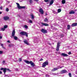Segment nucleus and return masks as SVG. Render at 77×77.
Instances as JSON below:
<instances>
[{"label": "nucleus", "instance_id": "f257e3e1", "mask_svg": "<svg viewBox=\"0 0 77 77\" xmlns=\"http://www.w3.org/2000/svg\"><path fill=\"white\" fill-rule=\"evenodd\" d=\"M15 30H14L12 33V36L14 37L15 40H17L18 37L16 36H15Z\"/></svg>", "mask_w": 77, "mask_h": 77}, {"label": "nucleus", "instance_id": "f03ea898", "mask_svg": "<svg viewBox=\"0 0 77 77\" xmlns=\"http://www.w3.org/2000/svg\"><path fill=\"white\" fill-rule=\"evenodd\" d=\"M16 4L17 5V8L19 9H25V8H26L25 6H20L19 3H16Z\"/></svg>", "mask_w": 77, "mask_h": 77}, {"label": "nucleus", "instance_id": "7ed1b4c3", "mask_svg": "<svg viewBox=\"0 0 77 77\" xmlns=\"http://www.w3.org/2000/svg\"><path fill=\"white\" fill-rule=\"evenodd\" d=\"M48 65V61H46L45 62H44L42 65V67H45L47 65Z\"/></svg>", "mask_w": 77, "mask_h": 77}, {"label": "nucleus", "instance_id": "20e7f679", "mask_svg": "<svg viewBox=\"0 0 77 77\" xmlns=\"http://www.w3.org/2000/svg\"><path fill=\"white\" fill-rule=\"evenodd\" d=\"M28 33H26V32H21L20 33V34L21 35H25L26 37H28Z\"/></svg>", "mask_w": 77, "mask_h": 77}, {"label": "nucleus", "instance_id": "39448f33", "mask_svg": "<svg viewBox=\"0 0 77 77\" xmlns=\"http://www.w3.org/2000/svg\"><path fill=\"white\" fill-rule=\"evenodd\" d=\"M60 43L58 42L57 43V46L56 51H58L59 50V48L60 47Z\"/></svg>", "mask_w": 77, "mask_h": 77}, {"label": "nucleus", "instance_id": "423d86ee", "mask_svg": "<svg viewBox=\"0 0 77 77\" xmlns=\"http://www.w3.org/2000/svg\"><path fill=\"white\" fill-rule=\"evenodd\" d=\"M39 12H40V14H41L42 15H43L44 13V10H43V9H42V8H40L39 9Z\"/></svg>", "mask_w": 77, "mask_h": 77}, {"label": "nucleus", "instance_id": "0eeeda50", "mask_svg": "<svg viewBox=\"0 0 77 77\" xmlns=\"http://www.w3.org/2000/svg\"><path fill=\"white\" fill-rule=\"evenodd\" d=\"M41 31L42 32V33H47V30L44 29H42Z\"/></svg>", "mask_w": 77, "mask_h": 77}, {"label": "nucleus", "instance_id": "6e6552de", "mask_svg": "<svg viewBox=\"0 0 77 77\" xmlns=\"http://www.w3.org/2000/svg\"><path fill=\"white\" fill-rule=\"evenodd\" d=\"M29 64H31V65L32 66V67H33V66H35V64L32 61H30Z\"/></svg>", "mask_w": 77, "mask_h": 77}, {"label": "nucleus", "instance_id": "1a4fd4ad", "mask_svg": "<svg viewBox=\"0 0 77 77\" xmlns=\"http://www.w3.org/2000/svg\"><path fill=\"white\" fill-rule=\"evenodd\" d=\"M3 18L4 20H5V21H6V20H9V18L8 16L4 17Z\"/></svg>", "mask_w": 77, "mask_h": 77}, {"label": "nucleus", "instance_id": "9d476101", "mask_svg": "<svg viewBox=\"0 0 77 77\" xmlns=\"http://www.w3.org/2000/svg\"><path fill=\"white\" fill-rule=\"evenodd\" d=\"M66 72H67V71L65 70H63L60 72L61 74H63L64 73H66Z\"/></svg>", "mask_w": 77, "mask_h": 77}, {"label": "nucleus", "instance_id": "9b49d317", "mask_svg": "<svg viewBox=\"0 0 77 77\" xmlns=\"http://www.w3.org/2000/svg\"><path fill=\"white\" fill-rule=\"evenodd\" d=\"M23 42L25 43V44H26V45H29V43H28L27 40H25L24 41H23Z\"/></svg>", "mask_w": 77, "mask_h": 77}, {"label": "nucleus", "instance_id": "f8f14e48", "mask_svg": "<svg viewBox=\"0 0 77 77\" xmlns=\"http://www.w3.org/2000/svg\"><path fill=\"white\" fill-rule=\"evenodd\" d=\"M41 24L42 26H49L48 24H47L46 23H42Z\"/></svg>", "mask_w": 77, "mask_h": 77}, {"label": "nucleus", "instance_id": "ddd939ff", "mask_svg": "<svg viewBox=\"0 0 77 77\" xmlns=\"http://www.w3.org/2000/svg\"><path fill=\"white\" fill-rule=\"evenodd\" d=\"M77 23H73L72 25V27H75V26H77Z\"/></svg>", "mask_w": 77, "mask_h": 77}, {"label": "nucleus", "instance_id": "4468645a", "mask_svg": "<svg viewBox=\"0 0 77 77\" xmlns=\"http://www.w3.org/2000/svg\"><path fill=\"white\" fill-rule=\"evenodd\" d=\"M61 55H62V56H65V57H67V56H68V55L63 53H62Z\"/></svg>", "mask_w": 77, "mask_h": 77}, {"label": "nucleus", "instance_id": "2eb2a0df", "mask_svg": "<svg viewBox=\"0 0 77 77\" xmlns=\"http://www.w3.org/2000/svg\"><path fill=\"white\" fill-rule=\"evenodd\" d=\"M58 69L57 68H55L52 69V71H57Z\"/></svg>", "mask_w": 77, "mask_h": 77}, {"label": "nucleus", "instance_id": "dca6fc26", "mask_svg": "<svg viewBox=\"0 0 77 77\" xmlns=\"http://www.w3.org/2000/svg\"><path fill=\"white\" fill-rule=\"evenodd\" d=\"M54 3V0H52L51 1L50 3V6H51L53 4V3Z\"/></svg>", "mask_w": 77, "mask_h": 77}, {"label": "nucleus", "instance_id": "f3484780", "mask_svg": "<svg viewBox=\"0 0 77 77\" xmlns=\"http://www.w3.org/2000/svg\"><path fill=\"white\" fill-rule=\"evenodd\" d=\"M75 13V12L73 11H72L69 12V14H74Z\"/></svg>", "mask_w": 77, "mask_h": 77}, {"label": "nucleus", "instance_id": "a211bd4d", "mask_svg": "<svg viewBox=\"0 0 77 77\" xmlns=\"http://www.w3.org/2000/svg\"><path fill=\"white\" fill-rule=\"evenodd\" d=\"M25 62L26 63H27L28 64H30V61H28V60H25Z\"/></svg>", "mask_w": 77, "mask_h": 77}, {"label": "nucleus", "instance_id": "6ab92c4d", "mask_svg": "<svg viewBox=\"0 0 77 77\" xmlns=\"http://www.w3.org/2000/svg\"><path fill=\"white\" fill-rule=\"evenodd\" d=\"M6 70H7V69H6V68H5L3 70V71L4 73V74H5L6 73Z\"/></svg>", "mask_w": 77, "mask_h": 77}, {"label": "nucleus", "instance_id": "aec40b11", "mask_svg": "<svg viewBox=\"0 0 77 77\" xmlns=\"http://www.w3.org/2000/svg\"><path fill=\"white\" fill-rule=\"evenodd\" d=\"M5 29L4 28H2L0 29V31H5Z\"/></svg>", "mask_w": 77, "mask_h": 77}, {"label": "nucleus", "instance_id": "412c9836", "mask_svg": "<svg viewBox=\"0 0 77 77\" xmlns=\"http://www.w3.org/2000/svg\"><path fill=\"white\" fill-rule=\"evenodd\" d=\"M44 21H45V22H48V20L47 19V18H45L44 19Z\"/></svg>", "mask_w": 77, "mask_h": 77}, {"label": "nucleus", "instance_id": "4be33fe9", "mask_svg": "<svg viewBox=\"0 0 77 77\" xmlns=\"http://www.w3.org/2000/svg\"><path fill=\"white\" fill-rule=\"evenodd\" d=\"M66 2L65 0H62V4H65V3Z\"/></svg>", "mask_w": 77, "mask_h": 77}, {"label": "nucleus", "instance_id": "5701e85b", "mask_svg": "<svg viewBox=\"0 0 77 77\" xmlns=\"http://www.w3.org/2000/svg\"><path fill=\"white\" fill-rule=\"evenodd\" d=\"M57 12L58 13H59L61 12V9H58L57 10Z\"/></svg>", "mask_w": 77, "mask_h": 77}, {"label": "nucleus", "instance_id": "b1692460", "mask_svg": "<svg viewBox=\"0 0 77 77\" xmlns=\"http://www.w3.org/2000/svg\"><path fill=\"white\" fill-rule=\"evenodd\" d=\"M8 27V25H5L4 27V28L5 29H6Z\"/></svg>", "mask_w": 77, "mask_h": 77}, {"label": "nucleus", "instance_id": "393cba45", "mask_svg": "<svg viewBox=\"0 0 77 77\" xmlns=\"http://www.w3.org/2000/svg\"><path fill=\"white\" fill-rule=\"evenodd\" d=\"M63 68V66L60 67V66H58L57 67L58 69H60V68Z\"/></svg>", "mask_w": 77, "mask_h": 77}, {"label": "nucleus", "instance_id": "a878e982", "mask_svg": "<svg viewBox=\"0 0 77 77\" xmlns=\"http://www.w3.org/2000/svg\"><path fill=\"white\" fill-rule=\"evenodd\" d=\"M67 27H68V29H67L68 30H69V29H70V26L68 25Z\"/></svg>", "mask_w": 77, "mask_h": 77}, {"label": "nucleus", "instance_id": "bb28decb", "mask_svg": "<svg viewBox=\"0 0 77 77\" xmlns=\"http://www.w3.org/2000/svg\"><path fill=\"white\" fill-rule=\"evenodd\" d=\"M29 2L30 3H32L33 2V1H32V0H29Z\"/></svg>", "mask_w": 77, "mask_h": 77}, {"label": "nucleus", "instance_id": "cd10ccee", "mask_svg": "<svg viewBox=\"0 0 77 77\" xmlns=\"http://www.w3.org/2000/svg\"><path fill=\"white\" fill-rule=\"evenodd\" d=\"M31 18H32V19H33V18H34V16L33 15H31Z\"/></svg>", "mask_w": 77, "mask_h": 77}, {"label": "nucleus", "instance_id": "c85d7f7f", "mask_svg": "<svg viewBox=\"0 0 77 77\" xmlns=\"http://www.w3.org/2000/svg\"><path fill=\"white\" fill-rule=\"evenodd\" d=\"M7 70L8 71V72H11V70H10V69H7Z\"/></svg>", "mask_w": 77, "mask_h": 77}, {"label": "nucleus", "instance_id": "c756f323", "mask_svg": "<svg viewBox=\"0 0 77 77\" xmlns=\"http://www.w3.org/2000/svg\"><path fill=\"white\" fill-rule=\"evenodd\" d=\"M69 77H72L71 74V73H69Z\"/></svg>", "mask_w": 77, "mask_h": 77}, {"label": "nucleus", "instance_id": "7c9ffc66", "mask_svg": "<svg viewBox=\"0 0 77 77\" xmlns=\"http://www.w3.org/2000/svg\"><path fill=\"white\" fill-rule=\"evenodd\" d=\"M24 27H25V29H27L28 27L27 26V25L24 26Z\"/></svg>", "mask_w": 77, "mask_h": 77}, {"label": "nucleus", "instance_id": "2f4dec72", "mask_svg": "<svg viewBox=\"0 0 77 77\" xmlns=\"http://www.w3.org/2000/svg\"><path fill=\"white\" fill-rule=\"evenodd\" d=\"M6 11L7 12H8V11H9V9H8V8H7L6 9Z\"/></svg>", "mask_w": 77, "mask_h": 77}, {"label": "nucleus", "instance_id": "473e14b6", "mask_svg": "<svg viewBox=\"0 0 77 77\" xmlns=\"http://www.w3.org/2000/svg\"><path fill=\"white\" fill-rule=\"evenodd\" d=\"M29 22L30 23H32V21L31 20H29Z\"/></svg>", "mask_w": 77, "mask_h": 77}, {"label": "nucleus", "instance_id": "72a5a7b5", "mask_svg": "<svg viewBox=\"0 0 77 77\" xmlns=\"http://www.w3.org/2000/svg\"><path fill=\"white\" fill-rule=\"evenodd\" d=\"M0 9L1 10H2V9H3V7L1 6V7H0Z\"/></svg>", "mask_w": 77, "mask_h": 77}, {"label": "nucleus", "instance_id": "f704fd0d", "mask_svg": "<svg viewBox=\"0 0 77 77\" xmlns=\"http://www.w3.org/2000/svg\"><path fill=\"white\" fill-rule=\"evenodd\" d=\"M22 60L21 58H19V62H21Z\"/></svg>", "mask_w": 77, "mask_h": 77}, {"label": "nucleus", "instance_id": "c9c22d12", "mask_svg": "<svg viewBox=\"0 0 77 77\" xmlns=\"http://www.w3.org/2000/svg\"><path fill=\"white\" fill-rule=\"evenodd\" d=\"M5 63V60L3 61L2 62V63L3 64H4V63Z\"/></svg>", "mask_w": 77, "mask_h": 77}, {"label": "nucleus", "instance_id": "e433bc0d", "mask_svg": "<svg viewBox=\"0 0 77 77\" xmlns=\"http://www.w3.org/2000/svg\"><path fill=\"white\" fill-rule=\"evenodd\" d=\"M12 46H13V45H8V47H12Z\"/></svg>", "mask_w": 77, "mask_h": 77}, {"label": "nucleus", "instance_id": "4c0bfd02", "mask_svg": "<svg viewBox=\"0 0 77 77\" xmlns=\"http://www.w3.org/2000/svg\"><path fill=\"white\" fill-rule=\"evenodd\" d=\"M42 60H43V59L41 58L39 60V61H42Z\"/></svg>", "mask_w": 77, "mask_h": 77}, {"label": "nucleus", "instance_id": "58836bf2", "mask_svg": "<svg viewBox=\"0 0 77 77\" xmlns=\"http://www.w3.org/2000/svg\"><path fill=\"white\" fill-rule=\"evenodd\" d=\"M45 2H48V0H45Z\"/></svg>", "mask_w": 77, "mask_h": 77}, {"label": "nucleus", "instance_id": "ea45409f", "mask_svg": "<svg viewBox=\"0 0 77 77\" xmlns=\"http://www.w3.org/2000/svg\"><path fill=\"white\" fill-rule=\"evenodd\" d=\"M3 53V51H0V54H2Z\"/></svg>", "mask_w": 77, "mask_h": 77}, {"label": "nucleus", "instance_id": "a19ab883", "mask_svg": "<svg viewBox=\"0 0 77 77\" xmlns=\"http://www.w3.org/2000/svg\"><path fill=\"white\" fill-rule=\"evenodd\" d=\"M68 54H71V52H69L68 53Z\"/></svg>", "mask_w": 77, "mask_h": 77}, {"label": "nucleus", "instance_id": "79ce46f5", "mask_svg": "<svg viewBox=\"0 0 77 77\" xmlns=\"http://www.w3.org/2000/svg\"><path fill=\"white\" fill-rule=\"evenodd\" d=\"M4 68H1V70H4Z\"/></svg>", "mask_w": 77, "mask_h": 77}, {"label": "nucleus", "instance_id": "37998d69", "mask_svg": "<svg viewBox=\"0 0 77 77\" xmlns=\"http://www.w3.org/2000/svg\"><path fill=\"white\" fill-rule=\"evenodd\" d=\"M7 42H8V43H10V41L9 40H8L7 41Z\"/></svg>", "mask_w": 77, "mask_h": 77}, {"label": "nucleus", "instance_id": "c03bdc74", "mask_svg": "<svg viewBox=\"0 0 77 77\" xmlns=\"http://www.w3.org/2000/svg\"><path fill=\"white\" fill-rule=\"evenodd\" d=\"M3 48H4V49H6V48H5V47H4V46H2V47Z\"/></svg>", "mask_w": 77, "mask_h": 77}, {"label": "nucleus", "instance_id": "a18cd8bd", "mask_svg": "<svg viewBox=\"0 0 77 77\" xmlns=\"http://www.w3.org/2000/svg\"><path fill=\"white\" fill-rule=\"evenodd\" d=\"M1 46H2V47H3V44H1Z\"/></svg>", "mask_w": 77, "mask_h": 77}, {"label": "nucleus", "instance_id": "49530a36", "mask_svg": "<svg viewBox=\"0 0 77 77\" xmlns=\"http://www.w3.org/2000/svg\"><path fill=\"white\" fill-rule=\"evenodd\" d=\"M2 35L0 36V39H2Z\"/></svg>", "mask_w": 77, "mask_h": 77}, {"label": "nucleus", "instance_id": "de8ad7c7", "mask_svg": "<svg viewBox=\"0 0 77 77\" xmlns=\"http://www.w3.org/2000/svg\"><path fill=\"white\" fill-rule=\"evenodd\" d=\"M0 74H2V72L0 71Z\"/></svg>", "mask_w": 77, "mask_h": 77}, {"label": "nucleus", "instance_id": "09e8293b", "mask_svg": "<svg viewBox=\"0 0 77 77\" xmlns=\"http://www.w3.org/2000/svg\"><path fill=\"white\" fill-rule=\"evenodd\" d=\"M53 13H54V14H55V13H56V12L54 11H53Z\"/></svg>", "mask_w": 77, "mask_h": 77}, {"label": "nucleus", "instance_id": "8fccbe9b", "mask_svg": "<svg viewBox=\"0 0 77 77\" xmlns=\"http://www.w3.org/2000/svg\"><path fill=\"white\" fill-rule=\"evenodd\" d=\"M18 41H19L21 42V40L20 39H18Z\"/></svg>", "mask_w": 77, "mask_h": 77}, {"label": "nucleus", "instance_id": "3c124183", "mask_svg": "<svg viewBox=\"0 0 77 77\" xmlns=\"http://www.w3.org/2000/svg\"><path fill=\"white\" fill-rule=\"evenodd\" d=\"M2 14V11H0V14Z\"/></svg>", "mask_w": 77, "mask_h": 77}, {"label": "nucleus", "instance_id": "603ef678", "mask_svg": "<svg viewBox=\"0 0 77 77\" xmlns=\"http://www.w3.org/2000/svg\"><path fill=\"white\" fill-rule=\"evenodd\" d=\"M36 2H38V0H34Z\"/></svg>", "mask_w": 77, "mask_h": 77}, {"label": "nucleus", "instance_id": "864d4df0", "mask_svg": "<svg viewBox=\"0 0 77 77\" xmlns=\"http://www.w3.org/2000/svg\"><path fill=\"white\" fill-rule=\"evenodd\" d=\"M48 15L47 13H46L45 14V15Z\"/></svg>", "mask_w": 77, "mask_h": 77}, {"label": "nucleus", "instance_id": "5fc2aeb1", "mask_svg": "<svg viewBox=\"0 0 77 77\" xmlns=\"http://www.w3.org/2000/svg\"><path fill=\"white\" fill-rule=\"evenodd\" d=\"M2 36V34L0 33V36Z\"/></svg>", "mask_w": 77, "mask_h": 77}, {"label": "nucleus", "instance_id": "6e6d98bb", "mask_svg": "<svg viewBox=\"0 0 77 77\" xmlns=\"http://www.w3.org/2000/svg\"><path fill=\"white\" fill-rule=\"evenodd\" d=\"M21 2H23V1H21Z\"/></svg>", "mask_w": 77, "mask_h": 77}]
</instances>
